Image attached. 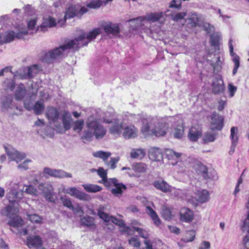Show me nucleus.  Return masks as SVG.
<instances>
[{
  "label": "nucleus",
  "instance_id": "nucleus-1",
  "mask_svg": "<svg viewBox=\"0 0 249 249\" xmlns=\"http://www.w3.org/2000/svg\"><path fill=\"white\" fill-rule=\"evenodd\" d=\"M74 131L79 133L81 139L84 143L96 140L102 139L107 133V129L103 125H73Z\"/></svg>",
  "mask_w": 249,
  "mask_h": 249
},
{
  "label": "nucleus",
  "instance_id": "nucleus-2",
  "mask_svg": "<svg viewBox=\"0 0 249 249\" xmlns=\"http://www.w3.org/2000/svg\"><path fill=\"white\" fill-rule=\"evenodd\" d=\"M169 12L170 11L167 9L164 13L163 12L149 13L146 14L145 16L129 19L127 20V22L135 23V26L133 28V29L141 26L144 20H146L150 22L159 21L160 23H163L165 21L164 17H166V14Z\"/></svg>",
  "mask_w": 249,
  "mask_h": 249
},
{
  "label": "nucleus",
  "instance_id": "nucleus-3",
  "mask_svg": "<svg viewBox=\"0 0 249 249\" xmlns=\"http://www.w3.org/2000/svg\"><path fill=\"white\" fill-rule=\"evenodd\" d=\"M22 197V193L15 190L10 191L7 194V197L11 204L1 210V214L10 218L14 216L18 211V207H16L15 205L17 204V201L20 199Z\"/></svg>",
  "mask_w": 249,
  "mask_h": 249
},
{
  "label": "nucleus",
  "instance_id": "nucleus-4",
  "mask_svg": "<svg viewBox=\"0 0 249 249\" xmlns=\"http://www.w3.org/2000/svg\"><path fill=\"white\" fill-rule=\"evenodd\" d=\"M71 49H75L74 41L71 40L66 42L64 45L55 48L46 53L42 57V61L46 63H51L54 60L61 58L65 51Z\"/></svg>",
  "mask_w": 249,
  "mask_h": 249
},
{
  "label": "nucleus",
  "instance_id": "nucleus-5",
  "mask_svg": "<svg viewBox=\"0 0 249 249\" xmlns=\"http://www.w3.org/2000/svg\"><path fill=\"white\" fill-rule=\"evenodd\" d=\"M100 33V29L96 28L90 32L88 34L86 35L85 33H83L74 39L71 40V41H74L75 49H77L87 45L89 41L95 39L96 36Z\"/></svg>",
  "mask_w": 249,
  "mask_h": 249
},
{
  "label": "nucleus",
  "instance_id": "nucleus-6",
  "mask_svg": "<svg viewBox=\"0 0 249 249\" xmlns=\"http://www.w3.org/2000/svg\"><path fill=\"white\" fill-rule=\"evenodd\" d=\"M41 70V67L37 64L30 67H26L16 71L14 74L15 78L27 79L33 78Z\"/></svg>",
  "mask_w": 249,
  "mask_h": 249
},
{
  "label": "nucleus",
  "instance_id": "nucleus-7",
  "mask_svg": "<svg viewBox=\"0 0 249 249\" xmlns=\"http://www.w3.org/2000/svg\"><path fill=\"white\" fill-rule=\"evenodd\" d=\"M167 128L165 125H142V132L145 138L164 136L166 133Z\"/></svg>",
  "mask_w": 249,
  "mask_h": 249
},
{
  "label": "nucleus",
  "instance_id": "nucleus-8",
  "mask_svg": "<svg viewBox=\"0 0 249 249\" xmlns=\"http://www.w3.org/2000/svg\"><path fill=\"white\" fill-rule=\"evenodd\" d=\"M18 32L15 34L14 31H9L5 32L3 37V42L9 43L14 39L15 38L18 39L22 38L28 34L27 29L25 27L21 26L18 27Z\"/></svg>",
  "mask_w": 249,
  "mask_h": 249
},
{
  "label": "nucleus",
  "instance_id": "nucleus-9",
  "mask_svg": "<svg viewBox=\"0 0 249 249\" xmlns=\"http://www.w3.org/2000/svg\"><path fill=\"white\" fill-rule=\"evenodd\" d=\"M38 189L42 193L46 199L50 202H54L55 199L54 196V189L53 186L49 183H40L38 186Z\"/></svg>",
  "mask_w": 249,
  "mask_h": 249
},
{
  "label": "nucleus",
  "instance_id": "nucleus-10",
  "mask_svg": "<svg viewBox=\"0 0 249 249\" xmlns=\"http://www.w3.org/2000/svg\"><path fill=\"white\" fill-rule=\"evenodd\" d=\"M4 149L10 160L15 161L18 163L25 158V154L18 152L11 146H4Z\"/></svg>",
  "mask_w": 249,
  "mask_h": 249
},
{
  "label": "nucleus",
  "instance_id": "nucleus-11",
  "mask_svg": "<svg viewBox=\"0 0 249 249\" xmlns=\"http://www.w3.org/2000/svg\"><path fill=\"white\" fill-rule=\"evenodd\" d=\"M63 193L69 194L71 196H74L75 198L81 200H89L90 199V196L89 195L85 193L80 191L75 187H70L66 188L63 187Z\"/></svg>",
  "mask_w": 249,
  "mask_h": 249
},
{
  "label": "nucleus",
  "instance_id": "nucleus-12",
  "mask_svg": "<svg viewBox=\"0 0 249 249\" xmlns=\"http://www.w3.org/2000/svg\"><path fill=\"white\" fill-rule=\"evenodd\" d=\"M88 11L87 8L85 7L71 6L66 11L65 15V20L67 18H70L75 16L81 17V16L84 13Z\"/></svg>",
  "mask_w": 249,
  "mask_h": 249
},
{
  "label": "nucleus",
  "instance_id": "nucleus-13",
  "mask_svg": "<svg viewBox=\"0 0 249 249\" xmlns=\"http://www.w3.org/2000/svg\"><path fill=\"white\" fill-rule=\"evenodd\" d=\"M43 173L45 175H48L50 177L63 178H71L72 175L69 173L65 172L60 169H52L48 167L44 168Z\"/></svg>",
  "mask_w": 249,
  "mask_h": 249
},
{
  "label": "nucleus",
  "instance_id": "nucleus-14",
  "mask_svg": "<svg viewBox=\"0 0 249 249\" xmlns=\"http://www.w3.org/2000/svg\"><path fill=\"white\" fill-rule=\"evenodd\" d=\"M109 186L113 185L114 188L111 189V193L115 196L119 197L122 195L123 191L125 190L126 187L123 183L118 182V180L115 178H110L109 181Z\"/></svg>",
  "mask_w": 249,
  "mask_h": 249
},
{
  "label": "nucleus",
  "instance_id": "nucleus-15",
  "mask_svg": "<svg viewBox=\"0 0 249 249\" xmlns=\"http://www.w3.org/2000/svg\"><path fill=\"white\" fill-rule=\"evenodd\" d=\"M37 132L43 139L53 138L54 134V128L51 125H39Z\"/></svg>",
  "mask_w": 249,
  "mask_h": 249
},
{
  "label": "nucleus",
  "instance_id": "nucleus-16",
  "mask_svg": "<svg viewBox=\"0 0 249 249\" xmlns=\"http://www.w3.org/2000/svg\"><path fill=\"white\" fill-rule=\"evenodd\" d=\"M212 86L213 92L215 94L223 93L225 89L223 81L220 76L215 77Z\"/></svg>",
  "mask_w": 249,
  "mask_h": 249
},
{
  "label": "nucleus",
  "instance_id": "nucleus-17",
  "mask_svg": "<svg viewBox=\"0 0 249 249\" xmlns=\"http://www.w3.org/2000/svg\"><path fill=\"white\" fill-rule=\"evenodd\" d=\"M232 39L230 38L229 39L228 44L230 49V53L231 56L232 57V60L234 63V67L233 69L232 74L235 75L236 73L237 70L240 66V58L239 56L233 52V45L232 44Z\"/></svg>",
  "mask_w": 249,
  "mask_h": 249
},
{
  "label": "nucleus",
  "instance_id": "nucleus-18",
  "mask_svg": "<svg viewBox=\"0 0 249 249\" xmlns=\"http://www.w3.org/2000/svg\"><path fill=\"white\" fill-rule=\"evenodd\" d=\"M153 185L157 190L164 193L171 192L174 189L173 187L171 186L165 181L163 180H155L153 182Z\"/></svg>",
  "mask_w": 249,
  "mask_h": 249
},
{
  "label": "nucleus",
  "instance_id": "nucleus-19",
  "mask_svg": "<svg viewBox=\"0 0 249 249\" xmlns=\"http://www.w3.org/2000/svg\"><path fill=\"white\" fill-rule=\"evenodd\" d=\"M106 123V124H120L118 119L116 118L114 115H110L109 113L106 112L104 114V116L102 118H100V122H96L93 124H100V123ZM87 124H91L90 123H89Z\"/></svg>",
  "mask_w": 249,
  "mask_h": 249
},
{
  "label": "nucleus",
  "instance_id": "nucleus-20",
  "mask_svg": "<svg viewBox=\"0 0 249 249\" xmlns=\"http://www.w3.org/2000/svg\"><path fill=\"white\" fill-rule=\"evenodd\" d=\"M202 135V130L199 125H192L188 132V137L192 142L196 141Z\"/></svg>",
  "mask_w": 249,
  "mask_h": 249
},
{
  "label": "nucleus",
  "instance_id": "nucleus-21",
  "mask_svg": "<svg viewBox=\"0 0 249 249\" xmlns=\"http://www.w3.org/2000/svg\"><path fill=\"white\" fill-rule=\"evenodd\" d=\"M122 135L126 139L135 138L137 136V130L134 125H123Z\"/></svg>",
  "mask_w": 249,
  "mask_h": 249
},
{
  "label": "nucleus",
  "instance_id": "nucleus-22",
  "mask_svg": "<svg viewBox=\"0 0 249 249\" xmlns=\"http://www.w3.org/2000/svg\"><path fill=\"white\" fill-rule=\"evenodd\" d=\"M180 220L185 222L192 221L194 218L193 211L187 208H182L180 211Z\"/></svg>",
  "mask_w": 249,
  "mask_h": 249
},
{
  "label": "nucleus",
  "instance_id": "nucleus-23",
  "mask_svg": "<svg viewBox=\"0 0 249 249\" xmlns=\"http://www.w3.org/2000/svg\"><path fill=\"white\" fill-rule=\"evenodd\" d=\"M65 19H60L58 20L57 23H56L54 18L49 17L44 18V21L42 23V28L43 27H52L55 26L56 25L61 26L65 23Z\"/></svg>",
  "mask_w": 249,
  "mask_h": 249
},
{
  "label": "nucleus",
  "instance_id": "nucleus-24",
  "mask_svg": "<svg viewBox=\"0 0 249 249\" xmlns=\"http://www.w3.org/2000/svg\"><path fill=\"white\" fill-rule=\"evenodd\" d=\"M27 246L29 248H39L42 246V240L39 236H32L27 238Z\"/></svg>",
  "mask_w": 249,
  "mask_h": 249
},
{
  "label": "nucleus",
  "instance_id": "nucleus-25",
  "mask_svg": "<svg viewBox=\"0 0 249 249\" xmlns=\"http://www.w3.org/2000/svg\"><path fill=\"white\" fill-rule=\"evenodd\" d=\"M103 29L107 34L116 36L120 33V28L117 24L111 23L107 24L103 26Z\"/></svg>",
  "mask_w": 249,
  "mask_h": 249
},
{
  "label": "nucleus",
  "instance_id": "nucleus-26",
  "mask_svg": "<svg viewBox=\"0 0 249 249\" xmlns=\"http://www.w3.org/2000/svg\"><path fill=\"white\" fill-rule=\"evenodd\" d=\"M26 94V89L24 86L22 84H19L16 89L14 93L15 98L16 100H22Z\"/></svg>",
  "mask_w": 249,
  "mask_h": 249
},
{
  "label": "nucleus",
  "instance_id": "nucleus-27",
  "mask_svg": "<svg viewBox=\"0 0 249 249\" xmlns=\"http://www.w3.org/2000/svg\"><path fill=\"white\" fill-rule=\"evenodd\" d=\"M81 224L84 227H87L90 229L96 228L94 219L89 216H86L81 218Z\"/></svg>",
  "mask_w": 249,
  "mask_h": 249
},
{
  "label": "nucleus",
  "instance_id": "nucleus-28",
  "mask_svg": "<svg viewBox=\"0 0 249 249\" xmlns=\"http://www.w3.org/2000/svg\"><path fill=\"white\" fill-rule=\"evenodd\" d=\"M46 115L48 119L52 122H56L59 118V113L54 107L48 108Z\"/></svg>",
  "mask_w": 249,
  "mask_h": 249
},
{
  "label": "nucleus",
  "instance_id": "nucleus-29",
  "mask_svg": "<svg viewBox=\"0 0 249 249\" xmlns=\"http://www.w3.org/2000/svg\"><path fill=\"white\" fill-rule=\"evenodd\" d=\"M149 157L153 160H160L161 158V152L159 148L151 147L148 152Z\"/></svg>",
  "mask_w": 249,
  "mask_h": 249
},
{
  "label": "nucleus",
  "instance_id": "nucleus-30",
  "mask_svg": "<svg viewBox=\"0 0 249 249\" xmlns=\"http://www.w3.org/2000/svg\"><path fill=\"white\" fill-rule=\"evenodd\" d=\"M92 171H96L98 175L102 178V183H103L107 187L109 186L110 178L108 179L107 178V173L103 168L99 167L97 170L93 169Z\"/></svg>",
  "mask_w": 249,
  "mask_h": 249
},
{
  "label": "nucleus",
  "instance_id": "nucleus-31",
  "mask_svg": "<svg viewBox=\"0 0 249 249\" xmlns=\"http://www.w3.org/2000/svg\"><path fill=\"white\" fill-rule=\"evenodd\" d=\"M197 201L200 203H204L207 201L209 198V193L208 191L203 190L198 191L196 194Z\"/></svg>",
  "mask_w": 249,
  "mask_h": 249
},
{
  "label": "nucleus",
  "instance_id": "nucleus-32",
  "mask_svg": "<svg viewBox=\"0 0 249 249\" xmlns=\"http://www.w3.org/2000/svg\"><path fill=\"white\" fill-rule=\"evenodd\" d=\"M239 136V130L237 127L233 126L231 129L230 139L233 145H237Z\"/></svg>",
  "mask_w": 249,
  "mask_h": 249
},
{
  "label": "nucleus",
  "instance_id": "nucleus-33",
  "mask_svg": "<svg viewBox=\"0 0 249 249\" xmlns=\"http://www.w3.org/2000/svg\"><path fill=\"white\" fill-rule=\"evenodd\" d=\"M187 15V13L185 12H179L174 13L171 12L170 13L167 14L166 16L169 17L171 19L174 21H178L183 19Z\"/></svg>",
  "mask_w": 249,
  "mask_h": 249
},
{
  "label": "nucleus",
  "instance_id": "nucleus-34",
  "mask_svg": "<svg viewBox=\"0 0 249 249\" xmlns=\"http://www.w3.org/2000/svg\"><path fill=\"white\" fill-rule=\"evenodd\" d=\"M82 186L84 189L89 193H96L102 190V188L99 185L92 184H84Z\"/></svg>",
  "mask_w": 249,
  "mask_h": 249
},
{
  "label": "nucleus",
  "instance_id": "nucleus-35",
  "mask_svg": "<svg viewBox=\"0 0 249 249\" xmlns=\"http://www.w3.org/2000/svg\"><path fill=\"white\" fill-rule=\"evenodd\" d=\"M61 115L63 124H71L72 123L71 114L68 111H62Z\"/></svg>",
  "mask_w": 249,
  "mask_h": 249
},
{
  "label": "nucleus",
  "instance_id": "nucleus-36",
  "mask_svg": "<svg viewBox=\"0 0 249 249\" xmlns=\"http://www.w3.org/2000/svg\"><path fill=\"white\" fill-rule=\"evenodd\" d=\"M172 134L174 137L176 139H182L184 135V128L183 125H177V127L174 128Z\"/></svg>",
  "mask_w": 249,
  "mask_h": 249
},
{
  "label": "nucleus",
  "instance_id": "nucleus-37",
  "mask_svg": "<svg viewBox=\"0 0 249 249\" xmlns=\"http://www.w3.org/2000/svg\"><path fill=\"white\" fill-rule=\"evenodd\" d=\"M111 155V153L110 152H105L103 151H98L93 152L92 154L93 157L102 159L105 162H106V161L107 160L108 158Z\"/></svg>",
  "mask_w": 249,
  "mask_h": 249
},
{
  "label": "nucleus",
  "instance_id": "nucleus-38",
  "mask_svg": "<svg viewBox=\"0 0 249 249\" xmlns=\"http://www.w3.org/2000/svg\"><path fill=\"white\" fill-rule=\"evenodd\" d=\"M123 125H111L109 128V133L115 137H118L123 131Z\"/></svg>",
  "mask_w": 249,
  "mask_h": 249
},
{
  "label": "nucleus",
  "instance_id": "nucleus-39",
  "mask_svg": "<svg viewBox=\"0 0 249 249\" xmlns=\"http://www.w3.org/2000/svg\"><path fill=\"white\" fill-rule=\"evenodd\" d=\"M10 219V220L8 222V224L11 227H19L23 224V220L18 215H15Z\"/></svg>",
  "mask_w": 249,
  "mask_h": 249
},
{
  "label": "nucleus",
  "instance_id": "nucleus-40",
  "mask_svg": "<svg viewBox=\"0 0 249 249\" xmlns=\"http://www.w3.org/2000/svg\"><path fill=\"white\" fill-rule=\"evenodd\" d=\"M146 212L152 218L155 225L158 226L160 224V220L158 215L150 207H146Z\"/></svg>",
  "mask_w": 249,
  "mask_h": 249
},
{
  "label": "nucleus",
  "instance_id": "nucleus-41",
  "mask_svg": "<svg viewBox=\"0 0 249 249\" xmlns=\"http://www.w3.org/2000/svg\"><path fill=\"white\" fill-rule=\"evenodd\" d=\"M147 166L145 163L139 162L134 164L132 169L136 173H142L146 172Z\"/></svg>",
  "mask_w": 249,
  "mask_h": 249
},
{
  "label": "nucleus",
  "instance_id": "nucleus-42",
  "mask_svg": "<svg viewBox=\"0 0 249 249\" xmlns=\"http://www.w3.org/2000/svg\"><path fill=\"white\" fill-rule=\"evenodd\" d=\"M161 215L162 217L166 220H170L172 217L171 210L169 208L164 205L161 208Z\"/></svg>",
  "mask_w": 249,
  "mask_h": 249
},
{
  "label": "nucleus",
  "instance_id": "nucleus-43",
  "mask_svg": "<svg viewBox=\"0 0 249 249\" xmlns=\"http://www.w3.org/2000/svg\"><path fill=\"white\" fill-rule=\"evenodd\" d=\"M145 151L142 149H133L130 153V156L134 159H141L145 155Z\"/></svg>",
  "mask_w": 249,
  "mask_h": 249
},
{
  "label": "nucleus",
  "instance_id": "nucleus-44",
  "mask_svg": "<svg viewBox=\"0 0 249 249\" xmlns=\"http://www.w3.org/2000/svg\"><path fill=\"white\" fill-rule=\"evenodd\" d=\"M181 155V153L177 152L172 149H168L166 151V155L169 160H179Z\"/></svg>",
  "mask_w": 249,
  "mask_h": 249
},
{
  "label": "nucleus",
  "instance_id": "nucleus-45",
  "mask_svg": "<svg viewBox=\"0 0 249 249\" xmlns=\"http://www.w3.org/2000/svg\"><path fill=\"white\" fill-rule=\"evenodd\" d=\"M213 123L212 124H223L224 119L222 116L220 115L216 112L213 113L212 115Z\"/></svg>",
  "mask_w": 249,
  "mask_h": 249
},
{
  "label": "nucleus",
  "instance_id": "nucleus-46",
  "mask_svg": "<svg viewBox=\"0 0 249 249\" xmlns=\"http://www.w3.org/2000/svg\"><path fill=\"white\" fill-rule=\"evenodd\" d=\"M139 118L140 119L139 123H142V124H149L156 123L154 121L155 119L151 116L147 115L139 116Z\"/></svg>",
  "mask_w": 249,
  "mask_h": 249
},
{
  "label": "nucleus",
  "instance_id": "nucleus-47",
  "mask_svg": "<svg viewBox=\"0 0 249 249\" xmlns=\"http://www.w3.org/2000/svg\"><path fill=\"white\" fill-rule=\"evenodd\" d=\"M196 171L198 174H201L205 179L210 178L206 166L203 164L199 165Z\"/></svg>",
  "mask_w": 249,
  "mask_h": 249
},
{
  "label": "nucleus",
  "instance_id": "nucleus-48",
  "mask_svg": "<svg viewBox=\"0 0 249 249\" xmlns=\"http://www.w3.org/2000/svg\"><path fill=\"white\" fill-rule=\"evenodd\" d=\"M13 101L12 97L11 96H6L2 101V107L5 109L8 108H13L14 106H12V103Z\"/></svg>",
  "mask_w": 249,
  "mask_h": 249
},
{
  "label": "nucleus",
  "instance_id": "nucleus-49",
  "mask_svg": "<svg viewBox=\"0 0 249 249\" xmlns=\"http://www.w3.org/2000/svg\"><path fill=\"white\" fill-rule=\"evenodd\" d=\"M33 109L36 114H41L44 109V106L42 101L36 102L34 107Z\"/></svg>",
  "mask_w": 249,
  "mask_h": 249
},
{
  "label": "nucleus",
  "instance_id": "nucleus-50",
  "mask_svg": "<svg viewBox=\"0 0 249 249\" xmlns=\"http://www.w3.org/2000/svg\"><path fill=\"white\" fill-rule=\"evenodd\" d=\"M220 36L217 33H214L210 36V43L212 46H218Z\"/></svg>",
  "mask_w": 249,
  "mask_h": 249
},
{
  "label": "nucleus",
  "instance_id": "nucleus-51",
  "mask_svg": "<svg viewBox=\"0 0 249 249\" xmlns=\"http://www.w3.org/2000/svg\"><path fill=\"white\" fill-rule=\"evenodd\" d=\"M28 218L33 223L40 224L42 222V218L36 214L27 215Z\"/></svg>",
  "mask_w": 249,
  "mask_h": 249
},
{
  "label": "nucleus",
  "instance_id": "nucleus-52",
  "mask_svg": "<svg viewBox=\"0 0 249 249\" xmlns=\"http://www.w3.org/2000/svg\"><path fill=\"white\" fill-rule=\"evenodd\" d=\"M57 133L63 134L71 128V125H53Z\"/></svg>",
  "mask_w": 249,
  "mask_h": 249
},
{
  "label": "nucleus",
  "instance_id": "nucleus-53",
  "mask_svg": "<svg viewBox=\"0 0 249 249\" xmlns=\"http://www.w3.org/2000/svg\"><path fill=\"white\" fill-rule=\"evenodd\" d=\"M3 85L5 90L9 89L12 91L15 88V83L14 81L7 79L4 82Z\"/></svg>",
  "mask_w": 249,
  "mask_h": 249
},
{
  "label": "nucleus",
  "instance_id": "nucleus-54",
  "mask_svg": "<svg viewBox=\"0 0 249 249\" xmlns=\"http://www.w3.org/2000/svg\"><path fill=\"white\" fill-rule=\"evenodd\" d=\"M132 228L134 231L138 232L140 236L142 238L146 239L148 237V232L145 230L135 226H133Z\"/></svg>",
  "mask_w": 249,
  "mask_h": 249
},
{
  "label": "nucleus",
  "instance_id": "nucleus-55",
  "mask_svg": "<svg viewBox=\"0 0 249 249\" xmlns=\"http://www.w3.org/2000/svg\"><path fill=\"white\" fill-rule=\"evenodd\" d=\"M102 4V1L100 0H93L87 4L89 8L96 9L99 8Z\"/></svg>",
  "mask_w": 249,
  "mask_h": 249
},
{
  "label": "nucleus",
  "instance_id": "nucleus-56",
  "mask_svg": "<svg viewBox=\"0 0 249 249\" xmlns=\"http://www.w3.org/2000/svg\"><path fill=\"white\" fill-rule=\"evenodd\" d=\"M215 139V136L213 134L209 132L206 133L203 138V141L205 143L213 142Z\"/></svg>",
  "mask_w": 249,
  "mask_h": 249
},
{
  "label": "nucleus",
  "instance_id": "nucleus-57",
  "mask_svg": "<svg viewBox=\"0 0 249 249\" xmlns=\"http://www.w3.org/2000/svg\"><path fill=\"white\" fill-rule=\"evenodd\" d=\"M119 159L120 158L118 157L111 158L110 161L109 162H107V161H106L105 163L108 166H109L111 169H114L116 167V164L118 162Z\"/></svg>",
  "mask_w": 249,
  "mask_h": 249
},
{
  "label": "nucleus",
  "instance_id": "nucleus-58",
  "mask_svg": "<svg viewBox=\"0 0 249 249\" xmlns=\"http://www.w3.org/2000/svg\"><path fill=\"white\" fill-rule=\"evenodd\" d=\"M60 199L64 206L68 207L71 210L73 209V206L69 198L61 197Z\"/></svg>",
  "mask_w": 249,
  "mask_h": 249
},
{
  "label": "nucleus",
  "instance_id": "nucleus-59",
  "mask_svg": "<svg viewBox=\"0 0 249 249\" xmlns=\"http://www.w3.org/2000/svg\"><path fill=\"white\" fill-rule=\"evenodd\" d=\"M168 119L171 123L178 124H183L182 120L179 115L174 117H169Z\"/></svg>",
  "mask_w": 249,
  "mask_h": 249
},
{
  "label": "nucleus",
  "instance_id": "nucleus-60",
  "mask_svg": "<svg viewBox=\"0 0 249 249\" xmlns=\"http://www.w3.org/2000/svg\"><path fill=\"white\" fill-rule=\"evenodd\" d=\"M98 215L100 218L103 219L105 222L107 223L110 221V216L107 213H105L101 210H99Z\"/></svg>",
  "mask_w": 249,
  "mask_h": 249
},
{
  "label": "nucleus",
  "instance_id": "nucleus-61",
  "mask_svg": "<svg viewBox=\"0 0 249 249\" xmlns=\"http://www.w3.org/2000/svg\"><path fill=\"white\" fill-rule=\"evenodd\" d=\"M26 189H25V192L26 193L36 196L37 194V190L32 185L26 186Z\"/></svg>",
  "mask_w": 249,
  "mask_h": 249
},
{
  "label": "nucleus",
  "instance_id": "nucleus-62",
  "mask_svg": "<svg viewBox=\"0 0 249 249\" xmlns=\"http://www.w3.org/2000/svg\"><path fill=\"white\" fill-rule=\"evenodd\" d=\"M195 232L194 231L191 230L188 231L186 234L185 241L192 242L194 240L195 237Z\"/></svg>",
  "mask_w": 249,
  "mask_h": 249
},
{
  "label": "nucleus",
  "instance_id": "nucleus-63",
  "mask_svg": "<svg viewBox=\"0 0 249 249\" xmlns=\"http://www.w3.org/2000/svg\"><path fill=\"white\" fill-rule=\"evenodd\" d=\"M176 0H172L169 4V7L170 8H175L178 10L181 9V2L179 1L178 3H177Z\"/></svg>",
  "mask_w": 249,
  "mask_h": 249
},
{
  "label": "nucleus",
  "instance_id": "nucleus-64",
  "mask_svg": "<svg viewBox=\"0 0 249 249\" xmlns=\"http://www.w3.org/2000/svg\"><path fill=\"white\" fill-rule=\"evenodd\" d=\"M203 29L207 32V34H210L214 31V27L208 23H205L203 25Z\"/></svg>",
  "mask_w": 249,
  "mask_h": 249
}]
</instances>
